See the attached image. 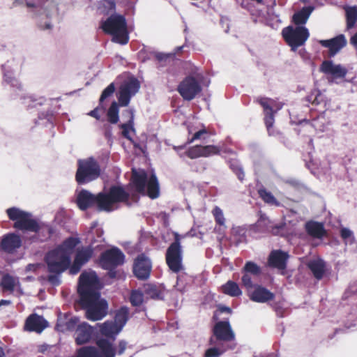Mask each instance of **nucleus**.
<instances>
[{
    "mask_svg": "<svg viewBox=\"0 0 357 357\" xmlns=\"http://www.w3.org/2000/svg\"><path fill=\"white\" fill-rule=\"evenodd\" d=\"M77 293L89 320H100L107 315L108 305L105 299H100V282L95 272H83L79 275Z\"/></svg>",
    "mask_w": 357,
    "mask_h": 357,
    "instance_id": "f257e3e1",
    "label": "nucleus"
},
{
    "mask_svg": "<svg viewBox=\"0 0 357 357\" xmlns=\"http://www.w3.org/2000/svg\"><path fill=\"white\" fill-rule=\"evenodd\" d=\"M130 194L121 185H112L108 192H100L93 195L87 190L82 189L79 192L76 198V204L82 211L96 207L98 211L110 212L113 206L118 203L131 205Z\"/></svg>",
    "mask_w": 357,
    "mask_h": 357,
    "instance_id": "f03ea898",
    "label": "nucleus"
},
{
    "mask_svg": "<svg viewBox=\"0 0 357 357\" xmlns=\"http://www.w3.org/2000/svg\"><path fill=\"white\" fill-rule=\"evenodd\" d=\"M98 347L94 346H84L76 351V357H115L116 354L122 355L127 347L125 340H121L118 344V350L107 339L100 338L96 342Z\"/></svg>",
    "mask_w": 357,
    "mask_h": 357,
    "instance_id": "7ed1b4c3",
    "label": "nucleus"
},
{
    "mask_svg": "<svg viewBox=\"0 0 357 357\" xmlns=\"http://www.w3.org/2000/svg\"><path fill=\"white\" fill-rule=\"evenodd\" d=\"M100 28L112 36V41L120 45H126L129 41L126 17L122 15H111L105 21L102 22Z\"/></svg>",
    "mask_w": 357,
    "mask_h": 357,
    "instance_id": "20e7f679",
    "label": "nucleus"
},
{
    "mask_svg": "<svg viewBox=\"0 0 357 357\" xmlns=\"http://www.w3.org/2000/svg\"><path fill=\"white\" fill-rule=\"evenodd\" d=\"M8 218L14 222L13 227L22 231L39 233L41 226L38 222L32 218V215L17 207H11L6 210Z\"/></svg>",
    "mask_w": 357,
    "mask_h": 357,
    "instance_id": "39448f33",
    "label": "nucleus"
},
{
    "mask_svg": "<svg viewBox=\"0 0 357 357\" xmlns=\"http://www.w3.org/2000/svg\"><path fill=\"white\" fill-rule=\"evenodd\" d=\"M101 174L98 161L93 157L77 160L75 181L79 185L86 184L97 179Z\"/></svg>",
    "mask_w": 357,
    "mask_h": 357,
    "instance_id": "423d86ee",
    "label": "nucleus"
},
{
    "mask_svg": "<svg viewBox=\"0 0 357 357\" xmlns=\"http://www.w3.org/2000/svg\"><path fill=\"white\" fill-rule=\"evenodd\" d=\"M45 261L47 271L50 273H62L67 269L70 270V257L68 254L63 253L57 248L49 251L45 257Z\"/></svg>",
    "mask_w": 357,
    "mask_h": 357,
    "instance_id": "0eeeda50",
    "label": "nucleus"
},
{
    "mask_svg": "<svg viewBox=\"0 0 357 357\" xmlns=\"http://www.w3.org/2000/svg\"><path fill=\"white\" fill-rule=\"evenodd\" d=\"M174 241L167 248L165 253L166 263L171 271L178 273L182 269L183 250L181 236L174 232Z\"/></svg>",
    "mask_w": 357,
    "mask_h": 357,
    "instance_id": "6e6552de",
    "label": "nucleus"
},
{
    "mask_svg": "<svg viewBox=\"0 0 357 357\" xmlns=\"http://www.w3.org/2000/svg\"><path fill=\"white\" fill-rule=\"evenodd\" d=\"M282 35L286 43L291 47V50L295 52L299 47L305 45L310 37V32L303 26H288L282 29Z\"/></svg>",
    "mask_w": 357,
    "mask_h": 357,
    "instance_id": "1a4fd4ad",
    "label": "nucleus"
},
{
    "mask_svg": "<svg viewBox=\"0 0 357 357\" xmlns=\"http://www.w3.org/2000/svg\"><path fill=\"white\" fill-rule=\"evenodd\" d=\"M215 321L212 328V336L209 339V344L219 342L228 344L229 342L234 341L236 335L229 319Z\"/></svg>",
    "mask_w": 357,
    "mask_h": 357,
    "instance_id": "9d476101",
    "label": "nucleus"
},
{
    "mask_svg": "<svg viewBox=\"0 0 357 357\" xmlns=\"http://www.w3.org/2000/svg\"><path fill=\"white\" fill-rule=\"evenodd\" d=\"M255 102L260 105L263 108L264 116V122L268 135L270 136L275 135V132L273 129L275 114L277 113V111L281 108V106H278L275 100L266 97H258Z\"/></svg>",
    "mask_w": 357,
    "mask_h": 357,
    "instance_id": "9b49d317",
    "label": "nucleus"
},
{
    "mask_svg": "<svg viewBox=\"0 0 357 357\" xmlns=\"http://www.w3.org/2000/svg\"><path fill=\"white\" fill-rule=\"evenodd\" d=\"M125 262V255L117 247H112L102 252L99 257V264L102 268H117Z\"/></svg>",
    "mask_w": 357,
    "mask_h": 357,
    "instance_id": "f8f14e48",
    "label": "nucleus"
},
{
    "mask_svg": "<svg viewBox=\"0 0 357 357\" xmlns=\"http://www.w3.org/2000/svg\"><path fill=\"white\" fill-rule=\"evenodd\" d=\"M177 91L183 100L190 101L201 93L202 87L195 77L188 75L179 83Z\"/></svg>",
    "mask_w": 357,
    "mask_h": 357,
    "instance_id": "ddd939ff",
    "label": "nucleus"
},
{
    "mask_svg": "<svg viewBox=\"0 0 357 357\" xmlns=\"http://www.w3.org/2000/svg\"><path fill=\"white\" fill-rule=\"evenodd\" d=\"M139 87L140 84L135 78L123 84L119 91L118 100L119 105L122 107L128 105L131 97L139 91Z\"/></svg>",
    "mask_w": 357,
    "mask_h": 357,
    "instance_id": "4468645a",
    "label": "nucleus"
},
{
    "mask_svg": "<svg viewBox=\"0 0 357 357\" xmlns=\"http://www.w3.org/2000/svg\"><path fill=\"white\" fill-rule=\"evenodd\" d=\"M93 255V249L90 245L77 248L74 261L70 267V273L77 274L82 267L91 259Z\"/></svg>",
    "mask_w": 357,
    "mask_h": 357,
    "instance_id": "2eb2a0df",
    "label": "nucleus"
},
{
    "mask_svg": "<svg viewBox=\"0 0 357 357\" xmlns=\"http://www.w3.org/2000/svg\"><path fill=\"white\" fill-rule=\"evenodd\" d=\"M151 268V261L144 254L138 255L135 259L133 273L137 279L147 280L150 276Z\"/></svg>",
    "mask_w": 357,
    "mask_h": 357,
    "instance_id": "dca6fc26",
    "label": "nucleus"
},
{
    "mask_svg": "<svg viewBox=\"0 0 357 357\" xmlns=\"http://www.w3.org/2000/svg\"><path fill=\"white\" fill-rule=\"evenodd\" d=\"M319 43L328 48V56L333 57L347 45V40L343 34H340L329 40H321Z\"/></svg>",
    "mask_w": 357,
    "mask_h": 357,
    "instance_id": "f3484780",
    "label": "nucleus"
},
{
    "mask_svg": "<svg viewBox=\"0 0 357 357\" xmlns=\"http://www.w3.org/2000/svg\"><path fill=\"white\" fill-rule=\"evenodd\" d=\"M320 71L326 75H331L335 79L344 78L347 70L340 64L335 65L332 61L325 60L320 66Z\"/></svg>",
    "mask_w": 357,
    "mask_h": 357,
    "instance_id": "a211bd4d",
    "label": "nucleus"
},
{
    "mask_svg": "<svg viewBox=\"0 0 357 357\" xmlns=\"http://www.w3.org/2000/svg\"><path fill=\"white\" fill-rule=\"evenodd\" d=\"M253 288L254 290L248 294V296L254 302L264 303L275 298V294L261 285H255Z\"/></svg>",
    "mask_w": 357,
    "mask_h": 357,
    "instance_id": "6ab92c4d",
    "label": "nucleus"
},
{
    "mask_svg": "<svg viewBox=\"0 0 357 357\" xmlns=\"http://www.w3.org/2000/svg\"><path fill=\"white\" fill-rule=\"evenodd\" d=\"M22 245V240L20 236L15 233H9L4 235L0 243V248L7 253H13Z\"/></svg>",
    "mask_w": 357,
    "mask_h": 357,
    "instance_id": "aec40b11",
    "label": "nucleus"
},
{
    "mask_svg": "<svg viewBox=\"0 0 357 357\" xmlns=\"http://www.w3.org/2000/svg\"><path fill=\"white\" fill-rule=\"evenodd\" d=\"M148 180L147 174L145 170L132 169L131 182L137 192L145 195Z\"/></svg>",
    "mask_w": 357,
    "mask_h": 357,
    "instance_id": "412c9836",
    "label": "nucleus"
},
{
    "mask_svg": "<svg viewBox=\"0 0 357 357\" xmlns=\"http://www.w3.org/2000/svg\"><path fill=\"white\" fill-rule=\"evenodd\" d=\"M47 326V321L37 314L29 315L25 322V328L27 331L36 333H41Z\"/></svg>",
    "mask_w": 357,
    "mask_h": 357,
    "instance_id": "4be33fe9",
    "label": "nucleus"
},
{
    "mask_svg": "<svg viewBox=\"0 0 357 357\" xmlns=\"http://www.w3.org/2000/svg\"><path fill=\"white\" fill-rule=\"evenodd\" d=\"M288 255L282 250H273L268 258V265L271 268L283 270L287 266Z\"/></svg>",
    "mask_w": 357,
    "mask_h": 357,
    "instance_id": "5701e85b",
    "label": "nucleus"
},
{
    "mask_svg": "<svg viewBox=\"0 0 357 357\" xmlns=\"http://www.w3.org/2000/svg\"><path fill=\"white\" fill-rule=\"evenodd\" d=\"M305 229L309 236L314 238L321 239L326 235V230L322 222L307 221L305 224Z\"/></svg>",
    "mask_w": 357,
    "mask_h": 357,
    "instance_id": "b1692460",
    "label": "nucleus"
},
{
    "mask_svg": "<svg viewBox=\"0 0 357 357\" xmlns=\"http://www.w3.org/2000/svg\"><path fill=\"white\" fill-rule=\"evenodd\" d=\"M93 329L86 323L79 324L76 329L75 342L77 345H82L89 342L91 338Z\"/></svg>",
    "mask_w": 357,
    "mask_h": 357,
    "instance_id": "393cba45",
    "label": "nucleus"
},
{
    "mask_svg": "<svg viewBox=\"0 0 357 357\" xmlns=\"http://www.w3.org/2000/svg\"><path fill=\"white\" fill-rule=\"evenodd\" d=\"M143 291L144 295L147 298L153 300H163L165 296V290L160 285L154 284H145L143 286Z\"/></svg>",
    "mask_w": 357,
    "mask_h": 357,
    "instance_id": "a878e982",
    "label": "nucleus"
},
{
    "mask_svg": "<svg viewBox=\"0 0 357 357\" xmlns=\"http://www.w3.org/2000/svg\"><path fill=\"white\" fill-rule=\"evenodd\" d=\"M313 10L314 7L310 6L303 7L293 15L291 22L296 26H303L306 24Z\"/></svg>",
    "mask_w": 357,
    "mask_h": 357,
    "instance_id": "bb28decb",
    "label": "nucleus"
},
{
    "mask_svg": "<svg viewBox=\"0 0 357 357\" xmlns=\"http://www.w3.org/2000/svg\"><path fill=\"white\" fill-rule=\"evenodd\" d=\"M121 331V328L113 321H107L100 325V333L102 335L113 340L115 339V335H116Z\"/></svg>",
    "mask_w": 357,
    "mask_h": 357,
    "instance_id": "cd10ccee",
    "label": "nucleus"
},
{
    "mask_svg": "<svg viewBox=\"0 0 357 357\" xmlns=\"http://www.w3.org/2000/svg\"><path fill=\"white\" fill-rule=\"evenodd\" d=\"M146 195L147 196L152 199H156L160 195V185L157 178V176L155 174H152L147 182L146 185Z\"/></svg>",
    "mask_w": 357,
    "mask_h": 357,
    "instance_id": "c85d7f7f",
    "label": "nucleus"
},
{
    "mask_svg": "<svg viewBox=\"0 0 357 357\" xmlns=\"http://www.w3.org/2000/svg\"><path fill=\"white\" fill-rule=\"evenodd\" d=\"M307 267L317 280H319L323 278L326 272V264L322 259L310 261L307 264Z\"/></svg>",
    "mask_w": 357,
    "mask_h": 357,
    "instance_id": "c756f323",
    "label": "nucleus"
},
{
    "mask_svg": "<svg viewBox=\"0 0 357 357\" xmlns=\"http://www.w3.org/2000/svg\"><path fill=\"white\" fill-rule=\"evenodd\" d=\"M215 344L216 346L208 348L205 351L203 357H220L227 350L233 349L231 347L224 343L216 342Z\"/></svg>",
    "mask_w": 357,
    "mask_h": 357,
    "instance_id": "7c9ffc66",
    "label": "nucleus"
},
{
    "mask_svg": "<svg viewBox=\"0 0 357 357\" xmlns=\"http://www.w3.org/2000/svg\"><path fill=\"white\" fill-rule=\"evenodd\" d=\"M79 242L78 238L70 236L64 240L63 242L56 248L60 249L63 253L68 254V257H70L74 249Z\"/></svg>",
    "mask_w": 357,
    "mask_h": 357,
    "instance_id": "2f4dec72",
    "label": "nucleus"
},
{
    "mask_svg": "<svg viewBox=\"0 0 357 357\" xmlns=\"http://www.w3.org/2000/svg\"><path fill=\"white\" fill-rule=\"evenodd\" d=\"M125 112L128 115L129 119L127 123L121 124L120 128L122 129V135L127 139L132 141V137L130 135V130H134V113L132 109H127Z\"/></svg>",
    "mask_w": 357,
    "mask_h": 357,
    "instance_id": "473e14b6",
    "label": "nucleus"
},
{
    "mask_svg": "<svg viewBox=\"0 0 357 357\" xmlns=\"http://www.w3.org/2000/svg\"><path fill=\"white\" fill-rule=\"evenodd\" d=\"M347 29L354 28L357 22V6H347L344 8Z\"/></svg>",
    "mask_w": 357,
    "mask_h": 357,
    "instance_id": "72a5a7b5",
    "label": "nucleus"
},
{
    "mask_svg": "<svg viewBox=\"0 0 357 357\" xmlns=\"http://www.w3.org/2000/svg\"><path fill=\"white\" fill-rule=\"evenodd\" d=\"M129 317V309L126 306L121 307L119 310L116 312L114 317V324H117L119 327L122 330L124 325L128 320Z\"/></svg>",
    "mask_w": 357,
    "mask_h": 357,
    "instance_id": "f704fd0d",
    "label": "nucleus"
},
{
    "mask_svg": "<svg viewBox=\"0 0 357 357\" xmlns=\"http://www.w3.org/2000/svg\"><path fill=\"white\" fill-rule=\"evenodd\" d=\"M222 292L225 294L229 295L232 297H236L241 295L242 291L240 289L238 284L231 280H229L222 286Z\"/></svg>",
    "mask_w": 357,
    "mask_h": 357,
    "instance_id": "c9c22d12",
    "label": "nucleus"
},
{
    "mask_svg": "<svg viewBox=\"0 0 357 357\" xmlns=\"http://www.w3.org/2000/svg\"><path fill=\"white\" fill-rule=\"evenodd\" d=\"M129 301L133 307H139L144 302V291L140 289L131 290Z\"/></svg>",
    "mask_w": 357,
    "mask_h": 357,
    "instance_id": "e433bc0d",
    "label": "nucleus"
},
{
    "mask_svg": "<svg viewBox=\"0 0 357 357\" xmlns=\"http://www.w3.org/2000/svg\"><path fill=\"white\" fill-rule=\"evenodd\" d=\"M258 195L259 197L266 204L274 206H279L280 202L273 195V194L268 191L266 188H261L258 190Z\"/></svg>",
    "mask_w": 357,
    "mask_h": 357,
    "instance_id": "4c0bfd02",
    "label": "nucleus"
},
{
    "mask_svg": "<svg viewBox=\"0 0 357 357\" xmlns=\"http://www.w3.org/2000/svg\"><path fill=\"white\" fill-rule=\"evenodd\" d=\"M98 8L103 15H108L115 12L116 2L114 0H102L99 3Z\"/></svg>",
    "mask_w": 357,
    "mask_h": 357,
    "instance_id": "58836bf2",
    "label": "nucleus"
},
{
    "mask_svg": "<svg viewBox=\"0 0 357 357\" xmlns=\"http://www.w3.org/2000/svg\"><path fill=\"white\" fill-rule=\"evenodd\" d=\"M0 286L2 287L3 291H8L13 292L15 287L14 278L9 274L4 275L1 278Z\"/></svg>",
    "mask_w": 357,
    "mask_h": 357,
    "instance_id": "ea45409f",
    "label": "nucleus"
},
{
    "mask_svg": "<svg viewBox=\"0 0 357 357\" xmlns=\"http://www.w3.org/2000/svg\"><path fill=\"white\" fill-rule=\"evenodd\" d=\"M241 272H246L251 274L254 278H256L261 275V269L256 263L248 261L245 264Z\"/></svg>",
    "mask_w": 357,
    "mask_h": 357,
    "instance_id": "a19ab883",
    "label": "nucleus"
},
{
    "mask_svg": "<svg viewBox=\"0 0 357 357\" xmlns=\"http://www.w3.org/2000/svg\"><path fill=\"white\" fill-rule=\"evenodd\" d=\"M79 321L78 318L73 317L66 321L63 324L61 320H58L56 328L59 331H73Z\"/></svg>",
    "mask_w": 357,
    "mask_h": 357,
    "instance_id": "79ce46f5",
    "label": "nucleus"
},
{
    "mask_svg": "<svg viewBox=\"0 0 357 357\" xmlns=\"http://www.w3.org/2000/svg\"><path fill=\"white\" fill-rule=\"evenodd\" d=\"M229 168L236 175L240 181L243 182L245 178L244 171L236 160H229L228 161Z\"/></svg>",
    "mask_w": 357,
    "mask_h": 357,
    "instance_id": "37998d69",
    "label": "nucleus"
},
{
    "mask_svg": "<svg viewBox=\"0 0 357 357\" xmlns=\"http://www.w3.org/2000/svg\"><path fill=\"white\" fill-rule=\"evenodd\" d=\"M107 115L109 123L115 124L119 121V106L115 101L111 104L108 109Z\"/></svg>",
    "mask_w": 357,
    "mask_h": 357,
    "instance_id": "c03bdc74",
    "label": "nucleus"
},
{
    "mask_svg": "<svg viewBox=\"0 0 357 357\" xmlns=\"http://www.w3.org/2000/svg\"><path fill=\"white\" fill-rule=\"evenodd\" d=\"M185 153L190 159L203 157L202 146L196 145L191 146L185 151Z\"/></svg>",
    "mask_w": 357,
    "mask_h": 357,
    "instance_id": "a18cd8bd",
    "label": "nucleus"
},
{
    "mask_svg": "<svg viewBox=\"0 0 357 357\" xmlns=\"http://www.w3.org/2000/svg\"><path fill=\"white\" fill-rule=\"evenodd\" d=\"M203 157L206 158L220 153V148L215 145L202 146Z\"/></svg>",
    "mask_w": 357,
    "mask_h": 357,
    "instance_id": "49530a36",
    "label": "nucleus"
},
{
    "mask_svg": "<svg viewBox=\"0 0 357 357\" xmlns=\"http://www.w3.org/2000/svg\"><path fill=\"white\" fill-rule=\"evenodd\" d=\"M115 91V85L114 83L109 84L102 92L100 99L99 104L102 105L103 101L107 98L112 96Z\"/></svg>",
    "mask_w": 357,
    "mask_h": 357,
    "instance_id": "de8ad7c7",
    "label": "nucleus"
},
{
    "mask_svg": "<svg viewBox=\"0 0 357 357\" xmlns=\"http://www.w3.org/2000/svg\"><path fill=\"white\" fill-rule=\"evenodd\" d=\"M325 96L319 91L316 95L311 94L307 97L308 101L311 102L314 105H319L321 103L324 104V107L326 106V102L325 101Z\"/></svg>",
    "mask_w": 357,
    "mask_h": 357,
    "instance_id": "09e8293b",
    "label": "nucleus"
},
{
    "mask_svg": "<svg viewBox=\"0 0 357 357\" xmlns=\"http://www.w3.org/2000/svg\"><path fill=\"white\" fill-rule=\"evenodd\" d=\"M212 213L217 225L220 226L225 225V219L224 218L223 212L220 207L215 206L213 209Z\"/></svg>",
    "mask_w": 357,
    "mask_h": 357,
    "instance_id": "8fccbe9b",
    "label": "nucleus"
},
{
    "mask_svg": "<svg viewBox=\"0 0 357 357\" xmlns=\"http://www.w3.org/2000/svg\"><path fill=\"white\" fill-rule=\"evenodd\" d=\"M243 276L241 278L242 284L247 289L248 291L254 287L252 280L255 278L251 274L246 272H242Z\"/></svg>",
    "mask_w": 357,
    "mask_h": 357,
    "instance_id": "3c124183",
    "label": "nucleus"
},
{
    "mask_svg": "<svg viewBox=\"0 0 357 357\" xmlns=\"http://www.w3.org/2000/svg\"><path fill=\"white\" fill-rule=\"evenodd\" d=\"M227 313L228 314H231L232 311L231 309L227 306L220 305L218 306L217 310H215L213 315V321H220V314L222 313Z\"/></svg>",
    "mask_w": 357,
    "mask_h": 357,
    "instance_id": "603ef678",
    "label": "nucleus"
},
{
    "mask_svg": "<svg viewBox=\"0 0 357 357\" xmlns=\"http://www.w3.org/2000/svg\"><path fill=\"white\" fill-rule=\"evenodd\" d=\"M61 273H52L48 275L47 280L50 283H51L53 285H59L60 284V280L59 275Z\"/></svg>",
    "mask_w": 357,
    "mask_h": 357,
    "instance_id": "864d4df0",
    "label": "nucleus"
},
{
    "mask_svg": "<svg viewBox=\"0 0 357 357\" xmlns=\"http://www.w3.org/2000/svg\"><path fill=\"white\" fill-rule=\"evenodd\" d=\"M207 133H208V131L205 128L196 132L193 135L192 137L190 139H188V144L192 143L194 141L200 139L203 134H207Z\"/></svg>",
    "mask_w": 357,
    "mask_h": 357,
    "instance_id": "5fc2aeb1",
    "label": "nucleus"
},
{
    "mask_svg": "<svg viewBox=\"0 0 357 357\" xmlns=\"http://www.w3.org/2000/svg\"><path fill=\"white\" fill-rule=\"evenodd\" d=\"M352 235V231L348 228L344 227L340 229V236L344 240L351 238Z\"/></svg>",
    "mask_w": 357,
    "mask_h": 357,
    "instance_id": "6e6d98bb",
    "label": "nucleus"
},
{
    "mask_svg": "<svg viewBox=\"0 0 357 357\" xmlns=\"http://www.w3.org/2000/svg\"><path fill=\"white\" fill-rule=\"evenodd\" d=\"M324 118L323 117H320V116H318L317 118L316 119H313L312 120V126L316 129V130H324V123H322L321 125H319V121L320 119H323Z\"/></svg>",
    "mask_w": 357,
    "mask_h": 357,
    "instance_id": "4d7b16f0",
    "label": "nucleus"
},
{
    "mask_svg": "<svg viewBox=\"0 0 357 357\" xmlns=\"http://www.w3.org/2000/svg\"><path fill=\"white\" fill-rule=\"evenodd\" d=\"M154 56L160 62L165 61L169 58V56L167 54L160 52L154 53Z\"/></svg>",
    "mask_w": 357,
    "mask_h": 357,
    "instance_id": "13d9d810",
    "label": "nucleus"
},
{
    "mask_svg": "<svg viewBox=\"0 0 357 357\" xmlns=\"http://www.w3.org/2000/svg\"><path fill=\"white\" fill-rule=\"evenodd\" d=\"M116 268H103L104 270L108 271L107 275L109 278H116L117 276V271H116Z\"/></svg>",
    "mask_w": 357,
    "mask_h": 357,
    "instance_id": "bf43d9fd",
    "label": "nucleus"
},
{
    "mask_svg": "<svg viewBox=\"0 0 357 357\" xmlns=\"http://www.w3.org/2000/svg\"><path fill=\"white\" fill-rule=\"evenodd\" d=\"M89 115L96 119L97 120H99L100 118V113H99V108L98 107H96L94 109L91 110L89 113Z\"/></svg>",
    "mask_w": 357,
    "mask_h": 357,
    "instance_id": "052dcab7",
    "label": "nucleus"
},
{
    "mask_svg": "<svg viewBox=\"0 0 357 357\" xmlns=\"http://www.w3.org/2000/svg\"><path fill=\"white\" fill-rule=\"evenodd\" d=\"M350 43L355 47V49L357 50V31L350 38Z\"/></svg>",
    "mask_w": 357,
    "mask_h": 357,
    "instance_id": "680f3d73",
    "label": "nucleus"
},
{
    "mask_svg": "<svg viewBox=\"0 0 357 357\" xmlns=\"http://www.w3.org/2000/svg\"><path fill=\"white\" fill-rule=\"evenodd\" d=\"M10 304H11V301L10 300L1 299L0 301V306L8 305H10Z\"/></svg>",
    "mask_w": 357,
    "mask_h": 357,
    "instance_id": "e2e57ef3",
    "label": "nucleus"
},
{
    "mask_svg": "<svg viewBox=\"0 0 357 357\" xmlns=\"http://www.w3.org/2000/svg\"><path fill=\"white\" fill-rule=\"evenodd\" d=\"M40 29L41 30H45V29H52V25L50 24V23H46L45 24V26H40Z\"/></svg>",
    "mask_w": 357,
    "mask_h": 357,
    "instance_id": "0e129e2a",
    "label": "nucleus"
},
{
    "mask_svg": "<svg viewBox=\"0 0 357 357\" xmlns=\"http://www.w3.org/2000/svg\"><path fill=\"white\" fill-rule=\"evenodd\" d=\"M195 236V234L192 233V230L188 231V233H186L184 236H183V237H185V236Z\"/></svg>",
    "mask_w": 357,
    "mask_h": 357,
    "instance_id": "69168bd1",
    "label": "nucleus"
},
{
    "mask_svg": "<svg viewBox=\"0 0 357 357\" xmlns=\"http://www.w3.org/2000/svg\"><path fill=\"white\" fill-rule=\"evenodd\" d=\"M47 232H48V237H50L51 235L53 234V229L51 227H47Z\"/></svg>",
    "mask_w": 357,
    "mask_h": 357,
    "instance_id": "338daca9",
    "label": "nucleus"
},
{
    "mask_svg": "<svg viewBox=\"0 0 357 357\" xmlns=\"http://www.w3.org/2000/svg\"><path fill=\"white\" fill-rule=\"evenodd\" d=\"M5 356H6V355H5L4 350L1 347H0V357H5Z\"/></svg>",
    "mask_w": 357,
    "mask_h": 357,
    "instance_id": "774afa93",
    "label": "nucleus"
}]
</instances>
